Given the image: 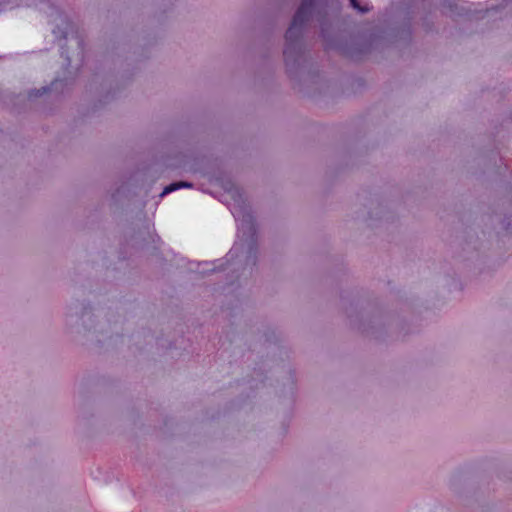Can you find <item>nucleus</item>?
Masks as SVG:
<instances>
[{"instance_id":"f03ea898","label":"nucleus","mask_w":512,"mask_h":512,"mask_svg":"<svg viewBox=\"0 0 512 512\" xmlns=\"http://www.w3.org/2000/svg\"><path fill=\"white\" fill-rule=\"evenodd\" d=\"M192 187V184L189 183V182H186V181H179V182H174V183H171L169 184L168 186H166L162 193L160 194L161 197H164L165 195L171 193V192H174L180 188H191Z\"/></svg>"},{"instance_id":"f257e3e1","label":"nucleus","mask_w":512,"mask_h":512,"mask_svg":"<svg viewBox=\"0 0 512 512\" xmlns=\"http://www.w3.org/2000/svg\"><path fill=\"white\" fill-rule=\"evenodd\" d=\"M315 1L316 0H302L285 34V39L287 42V47L284 50L285 56L288 55L290 46L297 43L301 38L303 27L312 13Z\"/></svg>"},{"instance_id":"7ed1b4c3","label":"nucleus","mask_w":512,"mask_h":512,"mask_svg":"<svg viewBox=\"0 0 512 512\" xmlns=\"http://www.w3.org/2000/svg\"><path fill=\"white\" fill-rule=\"evenodd\" d=\"M349 1H350L351 6L361 13L368 12L370 10V8L367 4L361 5L358 0H349Z\"/></svg>"}]
</instances>
